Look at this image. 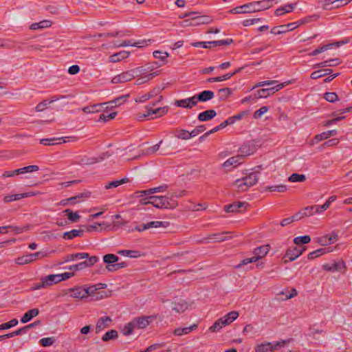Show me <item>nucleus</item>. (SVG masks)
Listing matches in <instances>:
<instances>
[{
	"label": "nucleus",
	"instance_id": "f257e3e1",
	"mask_svg": "<svg viewBox=\"0 0 352 352\" xmlns=\"http://www.w3.org/2000/svg\"><path fill=\"white\" fill-rule=\"evenodd\" d=\"M184 195V191L179 193L171 192L166 196H149L148 198H143L140 199V203L142 205L148 204H152L154 207L163 209V208H175L177 206L176 198L180 197Z\"/></svg>",
	"mask_w": 352,
	"mask_h": 352
},
{
	"label": "nucleus",
	"instance_id": "f03ea898",
	"mask_svg": "<svg viewBox=\"0 0 352 352\" xmlns=\"http://www.w3.org/2000/svg\"><path fill=\"white\" fill-rule=\"evenodd\" d=\"M273 0H263L254 1L241 6L236 7L230 10V13L243 14L260 12L270 8L273 6Z\"/></svg>",
	"mask_w": 352,
	"mask_h": 352
},
{
	"label": "nucleus",
	"instance_id": "7ed1b4c3",
	"mask_svg": "<svg viewBox=\"0 0 352 352\" xmlns=\"http://www.w3.org/2000/svg\"><path fill=\"white\" fill-rule=\"evenodd\" d=\"M146 72L147 69L142 67H137L115 76L112 78L111 82L114 84L126 82L131 80L135 77H138L145 74Z\"/></svg>",
	"mask_w": 352,
	"mask_h": 352
},
{
	"label": "nucleus",
	"instance_id": "20e7f679",
	"mask_svg": "<svg viewBox=\"0 0 352 352\" xmlns=\"http://www.w3.org/2000/svg\"><path fill=\"white\" fill-rule=\"evenodd\" d=\"M258 182V177L255 173H251L248 175L236 179L234 185L236 186L239 191H246L248 189L256 184Z\"/></svg>",
	"mask_w": 352,
	"mask_h": 352
},
{
	"label": "nucleus",
	"instance_id": "39448f33",
	"mask_svg": "<svg viewBox=\"0 0 352 352\" xmlns=\"http://www.w3.org/2000/svg\"><path fill=\"white\" fill-rule=\"evenodd\" d=\"M65 294L71 293L70 296L76 298H85L87 297V291H85V288L82 287H75L67 289L64 291Z\"/></svg>",
	"mask_w": 352,
	"mask_h": 352
},
{
	"label": "nucleus",
	"instance_id": "423d86ee",
	"mask_svg": "<svg viewBox=\"0 0 352 352\" xmlns=\"http://www.w3.org/2000/svg\"><path fill=\"white\" fill-rule=\"evenodd\" d=\"M153 318L154 317L152 316L135 318L133 319V324L136 329H144L151 323Z\"/></svg>",
	"mask_w": 352,
	"mask_h": 352
},
{
	"label": "nucleus",
	"instance_id": "0eeeda50",
	"mask_svg": "<svg viewBox=\"0 0 352 352\" xmlns=\"http://www.w3.org/2000/svg\"><path fill=\"white\" fill-rule=\"evenodd\" d=\"M168 112V107H160L157 108L155 109H148L146 113L139 114L138 115V119L140 120H142L146 117L151 116V115H159L160 116H162L163 115H165Z\"/></svg>",
	"mask_w": 352,
	"mask_h": 352
},
{
	"label": "nucleus",
	"instance_id": "6e6552de",
	"mask_svg": "<svg viewBox=\"0 0 352 352\" xmlns=\"http://www.w3.org/2000/svg\"><path fill=\"white\" fill-rule=\"evenodd\" d=\"M150 40H140L137 42L132 43L131 41H124L120 43H114V47H126V46H133L138 47H142L144 45H147L148 43H150Z\"/></svg>",
	"mask_w": 352,
	"mask_h": 352
},
{
	"label": "nucleus",
	"instance_id": "1a4fd4ad",
	"mask_svg": "<svg viewBox=\"0 0 352 352\" xmlns=\"http://www.w3.org/2000/svg\"><path fill=\"white\" fill-rule=\"evenodd\" d=\"M305 250V247L289 248L286 252L285 257H288L289 261H293L300 256Z\"/></svg>",
	"mask_w": 352,
	"mask_h": 352
},
{
	"label": "nucleus",
	"instance_id": "9d476101",
	"mask_svg": "<svg viewBox=\"0 0 352 352\" xmlns=\"http://www.w3.org/2000/svg\"><path fill=\"white\" fill-rule=\"evenodd\" d=\"M175 105L179 107H183L186 109H192L193 107L196 106V101L195 96H192L190 98H188L186 99L175 100Z\"/></svg>",
	"mask_w": 352,
	"mask_h": 352
},
{
	"label": "nucleus",
	"instance_id": "9b49d317",
	"mask_svg": "<svg viewBox=\"0 0 352 352\" xmlns=\"http://www.w3.org/2000/svg\"><path fill=\"white\" fill-rule=\"evenodd\" d=\"M321 206L319 205H313L310 206H307L304 208L301 211L302 216H306L309 217L311 215H314L315 214H320L322 212L325 211L324 210L322 209Z\"/></svg>",
	"mask_w": 352,
	"mask_h": 352
},
{
	"label": "nucleus",
	"instance_id": "f8f14e48",
	"mask_svg": "<svg viewBox=\"0 0 352 352\" xmlns=\"http://www.w3.org/2000/svg\"><path fill=\"white\" fill-rule=\"evenodd\" d=\"M248 206V203L247 202L236 201L230 205L226 206L225 210L228 212H241V208H243L245 209Z\"/></svg>",
	"mask_w": 352,
	"mask_h": 352
},
{
	"label": "nucleus",
	"instance_id": "ddd939ff",
	"mask_svg": "<svg viewBox=\"0 0 352 352\" xmlns=\"http://www.w3.org/2000/svg\"><path fill=\"white\" fill-rule=\"evenodd\" d=\"M172 309L177 313H183L188 307V302L183 299H176L173 302Z\"/></svg>",
	"mask_w": 352,
	"mask_h": 352
},
{
	"label": "nucleus",
	"instance_id": "4468645a",
	"mask_svg": "<svg viewBox=\"0 0 352 352\" xmlns=\"http://www.w3.org/2000/svg\"><path fill=\"white\" fill-rule=\"evenodd\" d=\"M195 98L196 104L199 102H206L212 99L214 96V94L212 91L205 90L197 95L194 96Z\"/></svg>",
	"mask_w": 352,
	"mask_h": 352
},
{
	"label": "nucleus",
	"instance_id": "2eb2a0df",
	"mask_svg": "<svg viewBox=\"0 0 352 352\" xmlns=\"http://www.w3.org/2000/svg\"><path fill=\"white\" fill-rule=\"evenodd\" d=\"M106 155L107 154L103 153L102 155L98 157H87L86 156H84L80 158L79 164L86 165L94 164L103 160L105 158Z\"/></svg>",
	"mask_w": 352,
	"mask_h": 352
},
{
	"label": "nucleus",
	"instance_id": "dca6fc26",
	"mask_svg": "<svg viewBox=\"0 0 352 352\" xmlns=\"http://www.w3.org/2000/svg\"><path fill=\"white\" fill-rule=\"evenodd\" d=\"M323 269L328 272H338L340 271L342 268L345 269L346 265L345 263L342 261L339 263H334L332 264H325L322 266Z\"/></svg>",
	"mask_w": 352,
	"mask_h": 352
},
{
	"label": "nucleus",
	"instance_id": "f3484780",
	"mask_svg": "<svg viewBox=\"0 0 352 352\" xmlns=\"http://www.w3.org/2000/svg\"><path fill=\"white\" fill-rule=\"evenodd\" d=\"M191 20L195 21L193 23L194 25L208 24L212 21V19L207 15L193 16L191 17Z\"/></svg>",
	"mask_w": 352,
	"mask_h": 352
},
{
	"label": "nucleus",
	"instance_id": "a211bd4d",
	"mask_svg": "<svg viewBox=\"0 0 352 352\" xmlns=\"http://www.w3.org/2000/svg\"><path fill=\"white\" fill-rule=\"evenodd\" d=\"M216 115L217 112L214 110L209 109L199 113L197 118L201 122H206L214 118Z\"/></svg>",
	"mask_w": 352,
	"mask_h": 352
},
{
	"label": "nucleus",
	"instance_id": "6ab92c4d",
	"mask_svg": "<svg viewBox=\"0 0 352 352\" xmlns=\"http://www.w3.org/2000/svg\"><path fill=\"white\" fill-rule=\"evenodd\" d=\"M243 157L241 156H234L229 159H228L223 164L222 166L224 168H227L229 166H236L241 164L243 162Z\"/></svg>",
	"mask_w": 352,
	"mask_h": 352
},
{
	"label": "nucleus",
	"instance_id": "aec40b11",
	"mask_svg": "<svg viewBox=\"0 0 352 352\" xmlns=\"http://www.w3.org/2000/svg\"><path fill=\"white\" fill-rule=\"evenodd\" d=\"M297 3H289L287 5H285L284 6H281L278 8H277L275 10V15L276 16H280L283 15L285 13H289L292 12V10L296 7Z\"/></svg>",
	"mask_w": 352,
	"mask_h": 352
},
{
	"label": "nucleus",
	"instance_id": "412c9836",
	"mask_svg": "<svg viewBox=\"0 0 352 352\" xmlns=\"http://www.w3.org/2000/svg\"><path fill=\"white\" fill-rule=\"evenodd\" d=\"M340 63V61L338 58H333L329 59L321 63H316L313 65V68L318 69L320 67H334L336 65H338Z\"/></svg>",
	"mask_w": 352,
	"mask_h": 352
},
{
	"label": "nucleus",
	"instance_id": "4be33fe9",
	"mask_svg": "<svg viewBox=\"0 0 352 352\" xmlns=\"http://www.w3.org/2000/svg\"><path fill=\"white\" fill-rule=\"evenodd\" d=\"M224 234H230V232H222V233H216L210 235L205 240L207 241L208 243L210 242L209 240H212L214 242H221L228 240L231 238V236H223Z\"/></svg>",
	"mask_w": 352,
	"mask_h": 352
},
{
	"label": "nucleus",
	"instance_id": "5701e85b",
	"mask_svg": "<svg viewBox=\"0 0 352 352\" xmlns=\"http://www.w3.org/2000/svg\"><path fill=\"white\" fill-rule=\"evenodd\" d=\"M270 246L268 245H262L254 249L253 254L254 257L258 258V261L263 258L269 252Z\"/></svg>",
	"mask_w": 352,
	"mask_h": 352
},
{
	"label": "nucleus",
	"instance_id": "b1692460",
	"mask_svg": "<svg viewBox=\"0 0 352 352\" xmlns=\"http://www.w3.org/2000/svg\"><path fill=\"white\" fill-rule=\"evenodd\" d=\"M65 98V96H60V97L54 96V97L52 98V99L50 101H47L46 100H44L41 102L38 103L36 105V107L35 108V110L37 112L43 111V110H45L47 107V106L50 104H51V103H52V102H55V101H56V100H59L60 98Z\"/></svg>",
	"mask_w": 352,
	"mask_h": 352
},
{
	"label": "nucleus",
	"instance_id": "393cba45",
	"mask_svg": "<svg viewBox=\"0 0 352 352\" xmlns=\"http://www.w3.org/2000/svg\"><path fill=\"white\" fill-rule=\"evenodd\" d=\"M255 151V147L254 145L250 144H244L243 145L239 150L240 154L239 156H241L243 157V160H244V157L253 154Z\"/></svg>",
	"mask_w": 352,
	"mask_h": 352
},
{
	"label": "nucleus",
	"instance_id": "a878e982",
	"mask_svg": "<svg viewBox=\"0 0 352 352\" xmlns=\"http://www.w3.org/2000/svg\"><path fill=\"white\" fill-rule=\"evenodd\" d=\"M167 188H168V186L166 184H164V185L160 186L158 187L152 188H149V189H147L145 190H142V191L139 192V193L140 194V197H142L144 195H149L153 193H155V192H164L167 189Z\"/></svg>",
	"mask_w": 352,
	"mask_h": 352
},
{
	"label": "nucleus",
	"instance_id": "bb28decb",
	"mask_svg": "<svg viewBox=\"0 0 352 352\" xmlns=\"http://www.w3.org/2000/svg\"><path fill=\"white\" fill-rule=\"evenodd\" d=\"M197 327V325L196 324H193L192 325L188 327H179L174 330L173 333L175 336H181L190 333L193 330L196 329Z\"/></svg>",
	"mask_w": 352,
	"mask_h": 352
},
{
	"label": "nucleus",
	"instance_id": "cd10ccee",
	"mask_svg": "<svg viewBox=\"0 0 352 352\" xmlns=\"http://www.w3.org/2000/svg\"><path fill=\"white\" fill-rule=\"evenodd\" d=\"M89 257V254L86 252L76 253L68 254L65 257L64 262H69L73 261L81 260Z\"/></svg>",
	"mask_w": 352,
	"mask_h": 352
},
{
	"label": "nucleus",
	"instance_id": "c85d7f7f",
	"mask_svg": "<svg viewBox=\"0 0 352 352\" xmlns=\"http://www.w3.org/2000/svg\"><path fill=\"white\" fill-rule=\"evenodd\" d=\"M39 314V310L36 308L32 309L27 311L21 318V322L22 323H26L31 320L33 318L37 316Z\"/></svg>",
	"mask_w": 352,
	"mask_h": 352
},
{
	"label": "nucleus",
	"instance_id": "c756f323",
	"mask_svg": "<svg viewBox=\"0 0 352 352\" xmlns=\"http://www.w3.org/2000/svg\"><path fill=\"white\" fill-rule=\"evenodd\" d=\"M130 54L129 52L121 51L109 56V62L116 63L124 58H126Z\"/></svg>",
	"mask_w": 352,
	"mask_h": 352
},
{
	"label": "nucleus",
	"instance_id": "7c9ffc66",
	"mask_svg": "<svg viewBox=\"0 0 352 352\" xmlns=\"http://www.w3.org/2000/svg\"><path fill=\"white\" fill-rule=\"evenodd\" d=\"M111 321L109 317H102L98 320L96 324V332L98 333L108 327L109 323Z\"/></svg>",
	"mask_w": 352,
	"mask_h": 352
},
{
	"label": "nucleus",
	"instance_id": "2f4dec72",
	"mask_svg": "<svg viewBox=\"0 0 352 352\" xmlns=\"http://www.w3.org/2000/svg\"><path fill=\"white\" fill-rule=\"evenodd\" d=\"M239 316V313L236 311H232L227 314L226 316L222 317L223 322L221 324H225V325L230 324L233 321H234Z\"/></svg>",
	"mask_w": 352,
	"mask_h": 352
},
{
	"label": "nucleus",
	"instance_id": "473e14b6",
	"mask_svg": "<svg viewBox=\"0 0 352 352\" xmlns=\"http://www.w3.org/2000/svg\"><path fill=\"white\" fill-rule=\"evenodd\" d=\"M84 234L82 230H72L63 233V238L67 240L72 239L77 236H82Z\"/></svg>",
	"mask_w": 352,
	"mask_h": 352
},
{
	"label": "nucleus",
	"instance_id": "72a5a7b5",
	"mask_svg": "<svg viewBox=\"0 0 352 352\" xmlns=\"http://www.w3.org/2000/svg\"><path fill=\"white\" fill-rule=\"evenodd\" d=\"M52 21L49 20H43L38 23H32L30 28L33 30L46 28L52 25Z\"/></svg>",
	"mask_w": 352,
	"mask_h": 352
},
{
	"label": "nucleus",
	"instance_id": "f704fd0d",
	"mask_svg": "<svg viewBox=\"0 0 352 352\" xmlns=\"http://www.w3.org/2000/svg\"><path fill=\"white\" fill-rule=\"evenodd\" d=\"M146 228L148 229L150 228H157L160 227L167 228L169 226V222L168 221H153L148 223H145Z\"/></svg>",
	"mask_w": 352,
	"mask_h": 352
},
{
	"label": "nucleus",
	"instance_id": "c9c22d12",
	"mask_svg": "<svg viewBox=\"0 0 352 352\" xmlns=\"http://www.w3.org/2000/svg\"><path fill=\"white\" fill-rule=\"evenodd\" d=\"M332 72V69H319L318 71H315L311 74V78L316 80L322 76H325Z\"/></svg>",
	"mask_w": 352,
	"mask_h": 352
},
{
	"label": "nucleus",
	"instance_id": "e433bc0d",
	"mask_svg": "<svg viewBox=\"0 0 352 352\" xmlns=\"http://www.w3.org/2000/svg\"><path fill=\"white\" fill-rule=\"evenodd\" d=\"M231 94L232 90L230 88L226 87L219 89L217 93L219 100H226L231 95Z\"/></svg>",
	"mask_w": 352,
	"mask_h": 352
},
{
	"label": "nucleus",
	"instance_id": "4c0bfd02",
	"mask_svg": "<svg viewBox=\"0 0 352 352\" xmlns=\"http://www.w3.org/2000/svg\"><path fill=\"white\" fill-rule=\"evenodd\" d=\"M63 212L67 216L68 219L72 222H78L80 218V215L77 212H73L70 209H65Z\"/></svg>",
	"mask_w": 352,
	"mask_h": 352
},
{
	"label": "nucleus",
	"instance_id": "58836bf2",
	"mask_svg": "<svg viewBox=\"0 0 352 352\" xmlns=\"http://www.w3.org/2000/svg\"><path fill=\"white\" fill-rule=\"evenodd\" d=\"M118 337V333L117 331L111 329L106 332L102 337L103 342H109L110 340H116Z\"/></svg>",
	"mask_w": 352,
	"mask_h": 352
},
{
	"label": "nucleus",
	"instance_id": "ea45409f",
	"mask_svg": "<svg viewBox=\"0 0 352 352\" xmlns=\"http://www.w3.org/2000/svg\"><path fill=\"white\" fill-rule=\"evenodd\" d=\"M337 134L336 130H330L328 131L322 132L320 134L316 135L315 139L318 142L328 139L331 136L336 135Z\"/></svg>",
	"mask_w": 352,
	"mask_h": 352
},
{
	"label": "nucleus",
	"instance_id": "a19ab883",
	"mask_svg": "<svg viewBox=\"0 0 352 352\" xmlns=\"http://www.w3.org/2000/svg\"><path fill=\"white\" fill-rule=\"evenodd\" d=\"M330 252L329 250V248H320L318 250H316L315 251H313L311 252H310L309 254H308V258L309 259H314V258H318L320 256L327 253V252Z\"/></svg>",
	"mask_w": 352,
	"mask_h": 352
},
{
	"label": "nucleus",
	"instance_id": "79ce46f5",
	"mask_svg": "<svg viewBox=\"0 0 352 352\" xmlns=\"http://www.w3.org/2000/svg\"><path fill=\"white\" fill-rule=\"evenodd\" d=\"M118 260V256L113 254H107L103 256V261L107 265H111L117 263Z\"/></svg>",
	"mask_w": 352,
	"mask_h": 352
},
{
	"label": "nucleus",
	"instance_id": "37998d69",
	"mask_svg": "<svg viewBox=\"0 0 352 352\" xmlns=\"http://www.w3.org/2000/svg\"><path fill=\"white\" fill-rule=\"evenodd\" d=\"M288 180L291 182H303L306 180V177L302 174L293 173L289 177Z\"/></svg>",
	"mask_w": 352,
	"mask_h": 352
},
{
	"label": "nucleus",
	"instance_id": "c03bdc74",
	"mask_svg": "<svg viewBox=\"0 0 352 352\" xmlns=\"http://www.w3.org/2000/svg\"><path fill=\"white\" fill-rule=\"evenodd\" d=\"M102 104H96L91 106H87L82 109L83 112L86 113H93L96 112H99L100 111V107H102Z\"/></svg>",
	"mask_w": 352,
	"mask_h": 352
},
{
	"label": "nucleus",
	"instance_id": "a18cd8bd",
	"mask_svg": "<svg viewBox=\"0 0 352 352\" xmlns=\"http://www.w3.org/2000/svg\"><path fill=\"white\" fill-rule=\"evenodd\" d=\"M118 254L124 256H129L131 258H138L140 256V252L136 250H120L118 252Z\"/></svg>",
	"mask_w": 352,
	"mask_h": 352
},
{
	"label": "nucleus",
	"instance_id": "49530a36",
	"mask_svg": "<svg viewBox=\"0 0 352 352\" xmlns=\"http://www.w3.org/2000/svg\"><path fill=\"white\" fill-rule=\"evenodd\" d=\"M127 182H129V179L128 178H123V179H120V180L113 181V182H109L108 184H107L105 188L107 189H109V188H116V187L119 186L120 185L123 184H124V183H126Z\"/></svg>",
	"mask_w": 352,
	"mask_h": 352
},
{
	"label": "nucleus",
	"instance_id": "de8ad7c7",
	"mask_svg": "<svg viewBox=\"0 0 352 352\" xmlns=\"http://www.w3.org/2000/svg\"><path fill=\"white\" fill-rule=\"evenodd\" d=\"M311 241V238L308 235H305L302 236H297L294 238V242L296 245H300V244H307L309 243Z\"/></svg>",
	"mask_w": 352,
	"mask_h": 352
},
{
	"label": "nucleus",
	"instance_id": "09e8293b",
	"mask_svg": "<svg viewBox=\"0 0 352 352\" xmlns=\"http://www.w3.org/2000/svg\"><path fill=\"white\" fill-rule=\"evenodd\" d=\"M287 190V186L283 184L266 187V190L271 191V192L277 191V192H285Z\"/></svg>",
	"mask_w": 352,
	"mask_h": 352
},
{
	"label": "nucleus",
	"instance_id": "8fccbe9b",
	"mask_svg": "<svg viewBox=\"0 0 352 352\" xmlns=\"http://www.w3.org/2000/svg\"><path fill=\"white\" fill-rule=\"evenodd\" d=\"M221 322H223V319L221 318L218 319L214 324L212 325L209 330L212 332H217L219 331L220 329L223 328V327L226 326L225 324H221Z\"/></svg>",
	"mask_w": 352,
	"mask_h": 352
},
{
	"label": "nucleus",
	"instance_id": "3c124183",
	"mask_svg": "<svg viewBox=\"0 0 352 352\" xmlns=\"http://www.w3.org/2000/svg\"><path fill=\"white\" fill-rule=\"evenodd\" d=\"M25 196H26L25 195H22L21 194H16V195H6L3 200L5 202H11V201H16V200H19L22 198H25Z\"/></svg>",
	"mask_w": 352,
	"mask_h": 352
},
{
	"label": "nucleus",
	"instance_id": "603ef678",
	"mask_svg": "<svg viewBox=\"0 0 352 352\" xmlns=\"http://www.w3.org/2000/svg\"><path fill=\"white\" fill-rule=\"evenodd\" d=\"M232 77V74H229V73L218 77L209 78L207 79L208 82H221L228 79H230Z\"/></svg>",
	"mask_w": 352,
	"mask_h": 352
},
{
	"label": "nucleus",
	"instance_id": "864d4df0",
	"mask_svg": "<svg viewBox=\"0 0 352 352\" xmlns=\"http://www.w3.org/2000/svg\"><path fill=\"white\" fill-rule=\"evenodd\" d=\"M18 324V320L16 318L12 319L8 322H6L0 324V330H6L10 329L12 327L16 326Z\"/></svg>",
	"mask_w": 352,
	"mask_h": 352
},
{
	"label": "nucleus",
	"instance_id": "5fc2aeb1",
	"mask_svg": "<svg viewBox=\"0 0 352 352\" xmlns=\"http://www.w3.org/2000/svg\"><path fill=\"white\" fill-rule=\"evenodd\" d=\"M176 137L179 139L185 140H188L190 138H192L190 132H189L186 130H184V129L179 130L177 132Z\"/></svg>",
	"mask_w": 352,
	"mask_h": 352
},
{
	"label": "nucleus",
	"instance_id": "6e6d98bb",
	"mask_svg": "<svg viewBox=\"0 0 352 352\" xmlns=\"http://www.w3.org/2000/svg\"><path fill=\"white\" fill-rule=\"evenodd\" d=\"M15 262L16 264L21 265L29 264V263H32L30 261L29 254L18 257L17 258L15 259Z\"/></svg>",
	"mask_w": 352,
	"mask_h": 352
},
{
	"label": "nucleus",
	"instance_id": "4d7b16f0",
	"mask_svg": "<svg viewBox=\"0 0 352 352\" xmlns=\"http://www.w3.org/2000/svg\"><path fill=\"white\" fill-rule=\"evenodd\" d=\"M233 42V40L232 38H228L226 40H220V41H212V43H210V44H212V46L214 47H219L221 45H228L231 44Z\"/></svg>",
	"mask_w": 352,
	"mask_h": 352
},
{
	"label": "nucleus",
	"instance_id": "13d9d810",
	"mask_svg": "<svg viewBox=\"0 0 352 352\" xmlns=\"http://www.w3.org/2000/svg\"><path fill=\"white\" fill-rule=\"evenodd\" d=\"M153 56L162 61H166V58L169 56V54L166 52H162L157 50L153 52Z\"/></svg>",
	"mask_w": 352,
	"mask_h": 352
},
{
	"label": "nucleus",
	"instance_id": "bf43d9fd",
	"mask_svg": "<svg viewBox=\"0 0 352 352\" xmlns=\"http://www.w3.org/2000/svg\"><path fill=\"white\" fill-rule=\"evenodd\" d=\"M117 115V112H112L109 114L102 113L98 119L99 122H107L110 120L113 119Z\"/></svg>",
	"mask_w": 352,
	"mask_h": 352
},
{
	"label": "nucleus",
	"instance_id": "052dcab7",
	"mask_svg": "<svg viewBox=\"0 0 352 352\" xmlns=\"http://www.w3.org/2000/svg\"><path fill=\"white\" fill-rule=\"evenodd\" d=\"M39 168L36 165H30L20 168L21 175L27 173H32L38 170Z\"/></svg>",
	"mask_w": 352,
	"mask_h": 352
},
{
	"label": "nucleus",
	"instance_id": "680f3d73",
	"mask_svg": "<svg viewBox=\"0 0 352 352\" xmlns=\"http://www.w3.org/2000/svg\"><path fill=\"white\" fill-rule=\"evenodd\" d=\"M268 96L270 93L267 89H261L254 95V99L267 98Z\"/></svg>",
	"mask_w": 352,
	"mask_h": 352
},
{
	"label": "nucleus",
	"instance_id": "e2e57ef3",
	"mask_svg": "<svg viewBox=\"0 0 352 352\" xmlns=\"http://www.w3.org/2000/svg\"><path fill=\"white\" fill-rule=\"evenodd\" d=\"M87 267V264L85 262L82 261L78 264L70 265L68 267V270H73V271H80V270H84Z\"/></svg>",
	"mask_w": 352,
	"mask_h": 352
},
{
	"label": "nucleus",
	"instance_id": "0e129e2a",
	"mask_svg": "<svg viewBox=\"0 0 352 352\" xmlns=\"http://www.w3.org/2000/svg\"><path fill=\"white\" fill-rule=\"evenodd\" d=\"M324 98L329 102H334L338 100V95L335 92H327L324 94Z\"/></svg>",
	"mask_w": 352,
	"mask_h": 352
},
{
	"label": "nucleus",
	"instance_id": "69168bd1",
	"mask_svg": "<svg viewBox=\"0 0 352 352\" xmlns=\"http://www.w3.org/2000/svg\"><path fill=\"white\" fill-rule=\"evenodd\" d=\"M136 329L135 327L133 324V320L126 324L123 329V333L125 336L130 335L133 333V329Z\"/></svg>",
	"mask_w": 352,
	"mask_h": 352
},
{
	"label": "nucleus",
	"instance_id": "338daca9",
	"mask_svg": "<svg viewBox=\"0 0 352 352\" xmlns=\"http://www.w3.org/2000/svg\"><path fill=\"white\" fill-rule=\"evenodd\" d=\"M270 342L263 343L256 346V352H267L270 350Z\"/></svg>",
	"mask_w": 352,
	"mask_h": 352
},
{
	"label": "nucleus",
	"instance_id": "774afa93",
	"mask_svg": "<svg viewBox=\"0 0 352 352\" xmlns=\"http://www.w3.org/2000/svg\"><path fill=\"white\" fill-rule=\"evenodd\" d=\"M269 110L267 107H262L259 109L256 110L253 115L254 118L258 119L260 118L264 113H267Z\"/></svg>",
	"mask_w": 352,
	"mask_h": 352
}]
</instances>
